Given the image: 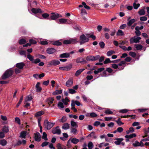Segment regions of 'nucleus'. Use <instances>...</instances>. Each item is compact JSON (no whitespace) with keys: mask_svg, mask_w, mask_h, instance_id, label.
I'll list each match as a JSON object with an SVG mask.
<instances>
[{"mask_svg":"<svg viewBox=\"0 0 149 149\" xmlns=\"http://www.w3.org/2000/svg\"><path fill=\"white\" fill-rule=\"evenodd\" d=\"M70 56V53H64L60 55V57L61 58H68Z\"/></svg>","mask_w":149,"mask_h":149,"instance_id":"23","label":"nucleus"},{"mask_svg":"<svg viewBox=\"0 0 149 149\" xmlns=\"http://www.w3.org/2000/svg\"><path fill=\"white\" fill-rule=\"evenodd\" d=\"M67 120V118L65 116H63L62 117L61 119L59 120V121L62 123L65 122Z\"/></svg>","mask_w":149,"mask_h":149,"instance_id":"46","label":"nucleus"},{"mask_svg":"<svg viewBox=\"0 0 149 149\" xmlns=\"http://www.w3.org/2000/svg\"><path fill=\"white\" fill-rule=\"evenodd\" d=\"M52 44L54 45L60 46L62 45V43L59 40H57L53 42Z\"/></svg>","mask_w":149,"mask_h":149,"instance_id":"35","label":"nucleus"},{"mask_svg":"<svg viewBox=\"0 0 149 149\" xmlns=\"http://www.w3.org/2000/svg\"><path fill=\"white\" fill-rule=\"evenodd\" d=\"M70 124L67 123H65L64 124L62 127L63 129L64 130H67L70 128Z\"/></svg>","mask_w":149,"mask_h":149,"instance_id":"17","label":"nucleus"},{"mask_svg":"<svg viewBox=\"0 0 149 149\" xmlns=\"http://www.w3.org/2000/svg\"><path fill=\"white\" fill-rule=\"evenodd\" d=\"M40 43L42 45H45L48 44V42L46 40L41 41L40 42Z\"/></svg>","mask_w":149,"mask_h":149,"instance_id":"56","label":"nucleus"},{"mask_svg":"<svg viewBox=\"0 0 149 149\" xmlns=\"http://www.w3.org/2000/svg\"><path fill=\"white\" fill-rule=\"evenodd\" d=\"M62 16L61 14H58L56 13H52L51 16L49 18L50 20H55L60 17H62Z\"/></svg>","mask_w":149,"mask_h":149,"instance_id":"5","label":"nucleus"},{"mask_svg":"<svg viewBox=\"0 0 149 149\" xmlns=\"http://www.w3.org/2000/svg\"><path fill=\"white\" fill-rule=\"evenodd\" d=\"M26 134V131H23L20 133V137L22 138H25Z\"/></svg>","mask_w":149,"mask_h":149,"instance_id":"30","label":"nucleus"},{"mask_svg":"<svg viewBox=\"0 0 149 149\" xmlns=\"http://www.w3.org/2000/svg\"><path fill=\"white\" fill-rule=\"evenodd\" d=\"M9 128L8 126H4L2 129V131L4 132L7 133L9 132Z\"/></svg>","mask_w":149,"mask_h":149,"instance_id":"44","label":"nucleus"},{"mask_svg":"<svg viewBox=\"0 0 149 149\" xmlns=\"http://www.w3.org/2000/svg\"><path fill=\"white\" fill-rule=\"evenodd\" d=\"M41 135L38 132H36L34 134V138L35 141H40L41 140Z\"/></svg>","mask_w":149,"mask_h":149,"instance_id":"13","label":"nucleus"},{"mask_svg":"<svg viewBox=\"0 0 149 149\" xmlns=\"http://www.w3.org/2000/svg\"><path fill=\"white\" fill-rule=\"evenodd\" d=\"M40 60L38 58H37L36 59L33 60L32 63L35 64H36L40 63Z\"/></svg>","mask_w":149,"mask_h":149,"instance_id":"57","label":"nucleus"},{"mask_svg":"<svg viewBox=\"0 0 149 149\" xmlns=\"http://www.w3.org/2000/svg\"><path fill=\"white\" fill-rule=\"evenodd\" d=\"M7 144V141L4 139H2L0 141V144L2 146H5Z\"/></svg>","mask_w":149,"mask_h":149,"instance_id":"29","label":"nucleus"},{"mask_svg":"<svg viewBox=\"0 0 149 149\" xmlns=\"http://www.w3.org/2000/svg\"><path fill=\"white\" fill-rule=\"evenodd\" d=\"M26 42L25 40L23 39H22L19 40V43L20 45H22L25 43Z\"/></svg>","mask_w":149,"mask_h":149,"instance_id":"48","label":"nucleus"},{"mask_svg":"<svg viewBox=\"0 0 149 149\" xmlns=\"http://www.w3.org/2000/svg\"><path fill=\"white\" fill-rule=\"evenodd\" d=\"M85 70L84 69H79L77 70L75 73V75L77 76L79 75L84 70Z\"/></svg>","mask_w":149,"mask_h":149,"instance_id":"34","label":"nucleus"},{"mask_svg":"<svg viewBox=\"0 0 149 149\" xmlns=\"http://www.w3.org/2000/svg\"><path fill=\"white\" fill-rule=\"evenodd\" d=\"M33 99L32 96L31 95H29L25 98V102H27L31 101Z\"/></svg>","mask_w":149,"mask_h":149,"instance_id":"37","label":"nucleus"},{"mask_svg":"<svg viewBox=\"0 0 149 149\" xmlns=\"http://www.w3.org/2000/svg\"><path fill=\"white\" fill-rule=\"evenodd\" d=\"M31 11L32 13L34 14H41L43 13V11H42L40 8H32L31 10Z\"/></svg>","mask_w":149,"mask_h":149,"instance_id":"12","label":"nucleus"},{"mask_svg":"<svg viewBox=\"0 0 149 149\" xmlns=\"http://www.w3.org/2000/svg\"><path fill=\"white\" fill-rule=\"evenodd\" d=\"M126 63L125 61H122L119 63L117 64H113L112 65L111 67L114 69H118V70H120L124 69Z\"/></svg>","mask_w":149,"mask_h":149,"instance_id":"1","label":"nucleus"},{"mask_svg":"<svg viewBox=\"0 0 149 149\" xmlns=\"http://www.w3.org/2000/svg\"><path fill=\"white\" fill-rule=\"evenodd\" d=\"M117 141L114 142V143L116 145H119L121 144V143L123 139V138H118L116 139Z\"/></svg>","mask_w":149,"mask_h":149,"instance_id":"22","label":"nucleus"},{"mask_svg":"<svg viewBox=\"0 0 149 149\" xmlns=\"http://www.w3.org/2000/svg\"><path fill=\"white\" fill-rule=\"evenodd\" d=\"M76 62L77 63H82L85 64L87 63V61L81 57H79L76 60Z\"/></svg>","mask_w":149,"mask_h":149,"instance_id":"8","label":"nucleus"},{"mask_svg":"<svg viewBox=\"0 0 149 149\" xmlns=\"http://www.w3.org/2000/svg\"><path fill=\"white\" fill-rule=\"evenodd\" d=\"M72 68V66L71 65H70L67 66L61 67L59 68V69L61 70L68 71L70 70Z\"/></svg>","mask_w":149,"mask_h":149,"instance_id":"15","label":"nucleus"},{"mask_svg":"<svg viewBox=\"0 0 149 149\" xmlns=\"http://www.w3.org/2000/svg\"><path fill=\"white\" fill-rule=\"evenodd\" d=\"M88 137H91V138L95 139L97 138V136L95 134V133L94 132H91L87 136Z\"/></svg>","mask_w":149,"mask_h":149,"instance_id":"18","label":"nucleus"},{"mask_svg":"<svg viewBox=\"0 0 149 149\" xmlns=\"http://www.w3.org/2000/svg\"><path fill=\"white\" fill-rule=\"evenodd\" d=\"M23 96H22L20 97V100H19L18 104H17V105L16 106L17 107H19V105H20V104H21V102L22 101V100H23Z\"/></svg>","mask_w":149,"mask_h":149,"instance_id":"58","label":"nucleus"},{"mask_svg":"<svg viewBox=\"0 0 149 149\" xmlns=\"http://www.w3.org/2000/svg\"><path fill=\"white\" fill-rule=\"evenodd\" d=\"M22 70L17 68L15 70V72L16 74L19 73Z\"/></svg>","mask_w":149,"mask_h":149,"instance_id":"61","label":"nucleus"},{"mask_svg":"<svg viewBox=\"0 0 149 149\" xmlns=\"http://www.w3.org/2000/svg\"><path fill=\"white\" fill-rule=\"evenodd\" d=\"M63 43L65 44H71L70 39L68 40H65L63 42Z\"/></svg>","mask_w":149,"mask_h":149,"instance_id":"60","label":"nucleus"},{"mask_svg":"<svg viewBox=\"0 0 149 149\" xmlns=\"http://www.w3.org/2000/svg\"><path fill=\"white\" fill-rule=\"evenodd\" d=\"M135 48L137 50H141L143 48V46L139 44H137L135 45Z\"/></svg>","mask_w":149,"mask_h":149,"instance_id":"39","label":"nucleus"},{"mask_svg":"<svg viewBox=\"0 0 149 149\" xmlns=\"http://www.w3.org/2000/svg\"><path fill=\"white\" fill-rule=\"evenodd\" d=\"M29 42L30 44H36L37 43L36 41L34 40L33 39H30L29 40Z\"/></svg>","mask_w":149,"mask_h":149,"instance_id":"54","label":"nucleus"},{"mask_svg":"<svg viewBox=\"0 0 149 149\" xmlns=\"http://www.w3.org/2000/svg\"><path fill=\"white\" fill-rule=\"evenodd\" d=\"M116 35L118 36H122L124 35V33L122 30L118 29Z\"/></svg>","mask_w":149,"mask_h":149,"instance_id":"26","label":"nucleus"},{"mask_svg":"<svg viewBox=\"0 0 149 149\" xmlns=\"http://www.w3.org/2000/svg\"><path fill=\"white\" fill-rule=\"evenodd\" d=\"M47 52V53L51 54L55 52L56 51V49L53 48H48L46 50Z\"/></svg>","mask_w":149,"mask_h":149,"instance_id":"14","label":"nucleus"},{"mask_svg":"<svg viewBox=\"0 0 149 149\" xmlns=\"http://www.w3.org/2000/svg\"><path fill=\"white\" fill-rule=\"evenodd\" d=\"M44 114V112L43 111H38L36 112L35 114V116L36 117L38 118L39 116H41Z\"/></svg>","mask_w":149,"mask_h":149,"instance_id":"24","label":"nucleus"},{"mask_svg":"<svg viewBox=\"0 0 149 149\" xmlns=\"http://www.w3.org/2000/svg\"><path fill=\"white\" fill-rule=\"evenodd\" d=\"M112 63V61L110 60L109 58H107L104 61V63L106 64Z\"/></svg>","mask_w":149,"mask_h":149,"instance_id":"52","label":"nucleus"},{"mask_svg":"<svg viewBox=\"0 0 149 149\" xmlns=\"http://www.w3.org/2000/svg\"><path fill=\"white\" fill-rule=\"evenodd\" d=\"M89 114L86 115V116H90L92 117H96L97 116V114L94 112H92L90 113L89 114V115H88Z\"/></svg>","mask_w":149,"mask_h":149,"instance_id":"42","label":"nucleus"},{"mask_svg":"<svg viewBox=\"0 0 149 149\" xmlns=\"http://www.w3.org/2000/svg\"><path fill=\"white\" fill-rule=\"evenodd\" d=\"M56 22L59 24H71L70 23L68 22L67 19L64 18L60 19L58 20H57Z\"/></svg>","mask_w":149,"mask_h":149,"instance_id":"7","label":"nucleus"},{"mask_svg":"<svg viewBox=\"0 0 149 149\" xmlns=\"http://www.w3.org/2000/svg\"><path fill=\"white\" fill-rule=\"evenodd\" d=\"M145 7H143L142 9H140L138 12V14L140 15H144L145 14V12L144 10Z\"/></svg>","mask_w":149,"mask_h":149,"instance_id":"25","label":"nucleus"},{"mask_svg":"<svg viewBox=\"0 0 149 149\" xmlns=\"http://www.w3.org/2000/svg\"><path fill=\"white\" fill-rule=\"evenodd\" d=\"M116 122L118 124V125L120 126L122 125L124 123H123L122 122H121L120 121V118H119L117 120V121H116Z\"/></svg>","mask_w":149,"mask_h":149,"instance_id":"64","label":"nucleus"},{"mask_svg":"<svg viewBox=\"0 0 149 149\" xmlns=\"http://www.w3.org/2000/svg\"><path fill=\"white\" fill-rule=\"evenodd\" d=\"M115 52L113 50H110L108 51L107 53V55L109 56H111L112 54L115 53Z\"/></svg>","mask_w":149,"mask_h":149,"instance_id":"43","label":"nucleus"},{"mask_svg":"<svg viewBox=\"0 0 149 149\" xmlns=\"http://www.w3.org/2000/svg\"><path fill=\"white\" fill-rule=\"evenodd\" d=\"M100 58V56L99 55H97L95 56H93V61H96L99 59Z\"/></svg>","mask_w":149,"mask_h":149,"instance_id":"62","label":"nucleus"},{"mask_svg":"<svg viewBox=\"0 0 149 149\" xmlns=\"http://www.w3.org/2000/svg\"><path fill=\"white\" fill-rule=\"evenodd\" d=\"M73 84V80L72 79H70L66 82V86L67 87L71 86Z\"/></svg>","mask_w":149,"mask_h":149,"instance_id":"19","label":"nucleus"},{"mask_svg":"<svg viewBox=\"0 0 149 149\" xmlns=\"http://www.w3.org/2000/svg\"><path fill=\"white\" fill-rule=\"evenodd\" d=\"M141 39L140 37H136L134 36V37L130 39V41L131 44H132L134 43H139V40Z\"/></svg>","mask_w":149,"mask_h":149,"instance_id":"6","label":"nucleus"},{"mask_svg":"<svg viewBox=\"0 0 149 149\" xmlns=\"http://www.w3.org/2000/svg\"><path fill=\"white\" fill-rule=\"evenodd\" d=\"M140 4H136L135 3H133V7L135 9H137L140 6Z\"/></svg>","mask_w":149,"mask_h":149,"instance_id":"55","label":"nucleus"},{"mask_svg":"<svg viewBox=\"0 0 149 149\" xmlns=\"http://www.w3.org/2000/svg\"><path fill=\"white\" fill-rule=\"evenodd\" d=\"M54 100V99L53 98L49 97L47 99L46 101L47 102L48 104L50 105V104L53 103Z\"/></svg>","mask_w":149,"mask_h":149,"instance_id":"31","label":"nucleus"},{"mask_svg":"<svg viewBox=\"0 0 149 149\" xmlns=\"http://www.w3.org/2000/svg\"><path fill=\"white\" fill-rule=\"evenodd\" d=\"M60 63V62L59 61L53 60L48 63V65L49 66L51 65L56 66L59 65Z\"/></svg>","mask_w":149,"mask_h":149,"instance_id":"9","label":"nucleus"},{"mask_svg":"<svg viewBox=\"0 0 149 149\" xmlns=\"http://www.w3.org/2000/svg\"><path fill=\"white\" fill-rule=\"evenodd\" d=\"M55 123H50L47 120H45L44 123V127L47 130L50 129L54 125Z\"/></svg>","mask_w":149,"mask_h":149,"instance_id":"4","label":"nucleus"},{"mask_svg":"<svg viewBox=\"0 0 149 149\" xmlns=\"http://www.w3.org/2000/svg\"><path fill=\"white\" fill-rule=\"evenodd\" d=\"M70 123L72 127H78L77 123L74 122L73 120H71Z\"/></svg>","mask_w":149,"mask_h":149,"instance_id":"32","label":"nucleus"},{"mask_svg":"<svg viewBox=\"0 0 149 149\" xmlns=\"http://www.w3.org/2000/svg\"><path fill=\"white\" fill-rule=\"evenodd\" d=\"M70 40L71 44L76 43L78 42L77 39L76 38H71Z\"/></svg>","mask_w":149,"mask_h":149,"instance_id":"28","label":"nucleus"},{"mask_svg":"<svg viewBox=\"0 0 149 149\" xmlns=\"http://www.w3.org/2000/svg\"><path fill=\"white\" fill-rule=\"evenodd\" d=\"M68 92L70 93L73 94L76 93V91L75 90L73 89H69L68 90Z\"/></svg>","mask_w":149,"mask_h":149,"instance_id":"49","label":"nucleus"},{"mask_svg":"<svg viewBox=\"0 0 149 149\" xmlns=\"http://www.w3.org/2000/svg\"><path fill=\"white\" fill-rule=\"evenodd\" d=\"M106 114H113V112L110 110V109H107L104 112Z\"/></svg>","mask_w":149,"mask_h":149,"instance_id":"45","label":"nucleus"},{"mask_svg":"<svg viewBox=\"0 0 149 149\" xmlns=\"http://www.w3.org/2000/svg\"><path fill=\"white\" fill-rule=\"evenodd\" d=\"M88 149H92L93 146V145L92 142H90L88 144Z\"/></svg>","mask_w":149,"mask_h":149,"instance_id":"50","label":"nucleus"},{"mask_svg":"<svg viewBox=\"0 0 149 149\" xmlns=\"http://www.w3.org/2000/svg\"><path fill=\"white\" fill-rule=\"evenodd\" d=\"M58 107L59 109H63L64 108V106L63 104L61 102H59L58 104Z\"/></svg>","mask_w":149,"mask_h":149,"instance_id":"47","label":"nucleus"},{"mask_svg":"<svg viewBox=\"0 0 149 149\" xmlns=\"http://www.w3.org/2000/svg\"><path fill=\"white\" fill-rule=\"evenodd\" d=\"M57 147L58 149H66L65 147L60 143H58L57 144Z\"/></svg>","mask_w":149,"mask_h":149,"instance_id":"36","label":"nucleus"},{"mask_svg":"<svg viewBox=\"0 0 149 149\" xmlns=\"http://www.w3.org/2000/svg\"><path fill=\"white\" fill-rule=\"evenodd\" d=\"M13 73V71L10 69L6 70L2 76V79H5L12 75Z\"/></svg>","mask_w":149,"mask_h":149,"instance_id":"2","label":"nucleus"},{"mask_svg":"<svg viewBox=\"0 0 149 149\" xmlns=\"http://www.w3.org/2000/svg\"><path fill=\"white\" fill-rule=\"evenodd\" d=\"M52 132L54 134H60L61 133V131L59 127L57 126L55 128H53L52 130Z\"/></svg>","mask_w":149,"mask_h":149,"instance_id":"10","label":"nucleus"},{"mask_svg":"<svg viewBox=\"0 0 149 149\" xmlns=\"http://www.w3.org/2000/svg\"><path fill=\"white\" fill-rule=\"evenodd\" d=\"M129 54L130 56L133 58L135 57L136 56V54L134 52H130Z\"/></svg>","mask_w":149,"mask_h":149,"instance_id":"59","label":"nucleus"},{"mask_svg":"<svg viewBox=\"0 0 149 149\" xmlns=\"http://www.w3.org/2000/svg\"><path fill=\"white\" fill-rule=\"evenodd\" d=\"M147 17L146 16H143L141 17L140 18V20L141 21H146L147 20Z\"/></svg>","mask_w":149,"mask_h":149,"instance_id":"63","label":"nucleus"},{"mask_svg":"<svg viewBox=\"0 0 149 149\" xmlns=\"http://www.w3.org/2000/svg\"><path fill=\"white\" fill-rule=\"evenodd\" d=\"M134 131V129L132 127H131L129 129V130L126 131L127 134H129L130 133H132Z\"/></svg>","mask_w":149,"mask_h":149,"instance_id":"38","label":"nucleus"},{"mask_svg":"<svg viewBox=\"0 0 149 149\" xmlns=\"http://www.w3.org/2000/svg\"><path fill=\"white\" fill-rule=\"evenodd\" d=\"M79 141V140L76 138H73L71 140V142L74 144H77Z\"/></svg>","mask_w":149,"mask_h":149,"instance_id":"41","label":"nucleus"},{"mask_svg":"<svg viewBox=\"0 0 149 149\" xmlns=\"http://www.w3.org/2000/svg\"><path fill=\"white\" fill-rule=\"evenodd\" d=\"M47 134L46 133L44 132L43 133V135L42 136V139L45 140V141H47Z\"/></svg>","mask_w":149,"mask_h":149,"instance_id":"51","label":"nucleus"},{"mask_svg":"<svg viewBox=\"0 0 149 149\" xmlns=\"http://www.w3.org/2000/svg\"><path fill=\"white\" fill-rule=\"evenodd\" d=\"M132 145L134 147L139 146L143 147L144 145L143 142H141V141L139 142L137 141H136L135 142L133 143Z\"/></svg>","mask_w":149,"mask_h":149,"instance_id":"11","label":"nucleus"},{"mask_svg":"<svg viewBox=\"0 0 149 149\" xmlns=\"http://www.w3.org/2000/svg\"><path fill=\"white\" fill-rule=\"evenodd\" d=\"M27 58L32 63L34 60V57L33 56L31 55L30 54H29L27 55Z\"/></svg>","mask_w":149,"mask_h":149,"instance_id":"40","label":"nucleus"},{"mask_svg":"<svg viewBox=\"0 0 149 149\" xmlns=\"http://www.w3.org/2000/svg\"><path fill=\"white\" fill-rule=\"evenodd\" d=\"M25 64L24 63L21 62L17 63L16 65L17 68L22 70L24 67L25 66Z\"/></svg>","mask_w":149,"mask_h":149,"instance_id":"16","label":"nucleus"},{"mask_svg":"<svg viewBox=\"0 0 149 149\" xmlns=\"http://www.w3.org/2000/svg\"><path fill=\"white\" fill-rule=\"evenodd\" d=\"M135 19H130V20L128 21V22H127V25L128 26H130L132 25V24H133L135 22Z\"/></svg>","mask_w":149,"mask_h":149,"instance_id":"21","label":"nucleus"},{"mask_svg":"<svg viewBox=\"0 0 149 149\" xmlns=\"http://www.w3.org/2000/svg\"><path fill=\"white\" fill-rule=\"evenodd\" d=\"M62 92V90H57L53 93V95H56L58 94H61Z\"/></svg>","mask_w":149,"mask_h":149,"instance_id":"33","label":"nucleus"},{"mask_svg":"<svg viewBox=\"0 0 149 149\" xmlns=\"http://www.w3.org/2000/svg\"><path fill=\"white\" fill-rule=\"evenodd\" d=\"M61 101L65 105L68 104V102H70V100L67 97H66L65 99H62Z\"/></svg>","mask_w":149,"mask_h":149,"instance_id":"27","label":"nucleus"},{"mask_svg":"<svg viewBox=\"0 0 149 149\" xmlns=\"http://www.w3.org/2000/svg\"><path fill=\"white\" fill-rule=\"evenodd\" d=\"M42 17H43L45 19H49V18H48V17L49 16V15L48 13H45L44 14H43L42 15Z\"/></svg>","mask_w":149,"mask_h":149,"instance_id":"53","label":"nucleus"},{"mask_svg":"<svg viewBox=\"0 0 149 149\" xmlns=\"http://www.w3.org/2000/svg\"><path fill=\"white\" fill-rule=\"evenodd\" d=\"M86 36L84 34H83L80 36V41L79 43L80 45H81L89 41V37L88 36V35L86 34Z\"/></svg>","mask_w":149,"mask_h":149,"instance_id":"3","label":"nucleus"},{"mask_svg":"<svg viewBox=\"0 0 149 149\" xmlns=\"http://www.w3.org/2000/svg\"><path fill=\"white\" fill-rule=\"evenodd\" d=\"M86 61H87L92 62L93 61V56L89 55L86 57Z\"/></svg>","mask_w":149,"mask_h":149,"instance_id":"20","label":"nucleus"}]
</instances>
